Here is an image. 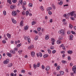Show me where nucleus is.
I'll list each match as a JSON object with an SVG mask.
<instances>
[{"mask_svg": "<svg viewBox=\"0 0 76 76\" xmlns=\"http://www.w3.org/2000/svg\"><path fill=\"white\" fill-rule=\"evenodd\" d=\"M48 57V55L46 54H45L43 56L44 58H47V57Z\"/></svg>", "mask_w": 76, "mask_h": 76, "instance_id": "obj_21", "label": "nucleus"}, {"mask_svg": "<svg viewBox=\"0 0 76 76\" xmlns=\"http://www.w3.org/2000/svg\"><path fill=\"white\" fill-rule=\"evenodd\" d=\"M76 66L75 65L74 66L72 69V70L73 72V73L74 74H76Z\"/></svg>", "mask_w": 76, "mask_h": 76, "instance_id": "obj_1", "label": "nucleus"}, {"mask_svg": "<svg viewBox=\"0 0 76 76\" xmlns=\"http://www.w3.org/2000/svg\"><path fill=\"white\" fill-rule=\"evenodd\" d=\"M28 28L29 26H26L24 27V29L25 30H27L28 29Z\"/></svg>", "mask_w": 76, "mask_h": 76, "instance_id": "obj_20", "label": "nucleus"}, {"mask_svg": "<svg viewBox=\"0 0 76 76\" xmlns=\"http://www.w3.org/2000/svg\"><path fill=\"white\" fill-rule=\"evenodd\" d=\"M52 10V7H49L47 9V10L48 11V12H49L50 10Z\"/></svg>", "mask_w": 76, "mask_h": 76, "instance_id": "obj_16", "label": "nucleus"}, {"mask_svg": "<svg viewBox=\"0 0 76 76\" xmlns=\"http://www.w3.org/2000/svg\"><path fill=\"white\" fill-rule=\"evenodd\" d=\"M34 33H35V34L38 33V32H37V31L36 30H34Z\"/></svg>", "mask_w": 76, "mask_h": 76, "instance_id": "obj_62", "label": "nucleus"}, {"mask_svg": "<svg viewBox=\"0 0 76 76\" xmlns=\"http://www.w3.org/2000/svg\"><path fill=\"white\" fill-rule=\"evenodd\" d=\"M10 76H14V73H11L10 74Z\"/></svg>", "mask_w": 76, "mask_h": 76, "instance_id": "obj_58", "label": "nucleus"}, {"mask_svg": "<svg viewBox=\"0 0 76 76\" xmlns=\"http://www.w3.org/2000/svg\"><path fill=\"white\" fill-rule=\"evenodd\" d=\"M12 15L14 16H15L16 15V12L15 11H13L12 12Z\"/></svg>", "mask_w": 76, "mask_h": 76, "instance_id": "obj_5", "label": "nucleus"}, {"mask_svg": "<svg viewBox=\"0 0 76 76\" xmlns=\"http://www.w3.org/2000/svg\"><path fill=\"white\" fill-rule=\"evenodd\" d=\"M12 1L14 3H16V1H17V0H13Z\"/></svg>", "mask_w": 76, "mask_h": 76, "instance_id": "obj_48", "label": "nucleus"}, {"mask_svg": "<svg viewBox=\"0 0 76 76\" xmlns=\"http://www.w3.org/2000/svg\"><path fill=\"white\" fill-rule=\"evenodd\" d=\"M37 56L38 57H39V56L41 57H42V53H41V52H39V55H38V53H37Z\"/></svg>", "mask_w": 76, "mask_h": 76, "instance_id": "obj_7", "label": "nucleus"}, {"mask_svg": "<svg viewBox=\"0 0 76 76\" xmlns=\"http://www.w3.org/2000/svg\"><path fill=\"white\" fill-rule=\"evenodd\" d=\"M15 7V5H11L10 6V9H14Z\"/></svg>", "mask_w": 76, "mask_h": 76, "instance_id": "obj_9", "label": "nucleus"}, {"mask_svg": "<svg viewBox=\"0 0 76 76\" xmlns=\"http://www.w3.org/2000/svg\"><path fill=\"white\" fill-rule=\"evenodd\" d=\"M45 39L46 40H47V39H49V37L47 35L45 37Z\"/></svg>", "mask_w": 76, "mask_h": 76, "instance_id": "obj_32", "label": "nucleus"}, {"mask_svg": "<svg viewBox=\"0 0 76 76\" xmlns=\"http://www.w3.org/2000/svg\"><path fill=\"white\" fill-rule=\"evenodd\" d=\"M58 33L59 34H61L62 35H64V31L63 30H61L60 31H59Z\"/></svg>", "mask_w": 76, "mask_h": 76, "instance_id": "obj_3", "label": "nucleus"}, {"mask_svg": "<svg viewBox=\"0 0 76 76\" xmlns=\"http://www.w3.org/2000/svg\"><path fill=\"white\" fill-rule=\"evenodd\" d=\"M68 60L69 61L71 60V58H70V56H68Z\"/></svg>", "mask_w": 76, "mask_h": 76, "instance_id": "obj_52", "label": "nucleus"}, {"mask_svg": "<svg viewBox=\"0 0 76 76\" xmlns=\"http://www.w3.org/2000/svg\"><path fill=\"white\" fill-rule=\"evenodd\" d=\"M56 50H54L52 51V53L53 54H54V53H56Z\"/></svg>", "mask_w": 76, "mask_h": 76, "instance_id": "obj_51", "label": "nucleus"}, {"mask_svg": "<svg viewBox=\"0 0 76 76\" xmlns=\"http://www.w3.org/2000/svg\"><path fill=\"white\" fill-rule=\"evenodd\" d=\"M48 50L49 54H51V49H48Z\"/></svg>", "mask_w": 76, "mask_h": 76, "instance_id": "obj_25", "label": "nucleus"}, {"mask_svg": "<svg viewBox=\"0 0 76 76\" xmlns=\"http://www.w3.org/2000/svg\"><path fill=\"white\" fill-rule=\"evenodd\" d=\"M52 44L53 45H54V41H55V39H51Z\"/></svg>", "mask_w": 76, "mask_h": 76, "instance_id": "obj_11", "label": "nucleus"}, {"mask_svg": "<svg viewBox=\"0 0 76 76\" xmlns=\"http://www.w3.org/2000/svg\"><path fill=\"white\" fill-rule=\"evenodd\" d=\"M34 39H35V40H38V36H36L35 38Z\"/></svg>", "mask_w": 76, "mask_h": 76, "instance_id": "obj_42", "label": "nucleus"}, {"mask_svg": "<svg viewBox=\"0 0 76 76\" xmlns=\"http://www.w3.org/2000/svg\"><path fill=\"white\" fill-rule=\"evenodd\" d=\"M70 66H73V63H71L69 65Z\"/></svg>", "mask_w": 76, "mask_h": 76, "instance_id": "obj_64", "label": "nucleus"}, {"mask_svg": "<svg viewBox=\"0 0 76 76\" xmlns=\"http://www.w3.org/2000/svg\"><path fill=\"white\" fill-rule=\"evenodd\" d=\"M36 23V22L35 21H33L32 23V25H35Z\"/></svg>", "mask_w": 76, "mask_h": 76, "instance_id": "obj_37", "label": "nucleus"}, {"mask_svg": "<svg viewBox=\"0 0 76 76\" xmlns=\"http://www.w3.org/2000/svg\"><path fill=\"white\" fill-rule=\"evenodd\" d=\"M21 45L22 44L21 43L17 45V47H19L20 46H21Z\"/></svg>", "mask_w": 76, "mask_h": 76, "instance_id": "obj_43", "label": "nucleus"}, {"mask_svg": "<svg viewBox=\"0 0 76 76\" xmlns=\"http://www.w3.org/2000/svg\"><path fill=\"white\" fill-rule=\"evenodd\" d=\"M7 35L9 38H11V35H10V34L8 33L7 34Z\"/></svg>", "mask_w": 76, "mask_h": 76, "instance_id": "obj_18", "label": "nucleus"}, {"mask_svg": "<svg viewBox=\"0 0 76 76\" xmlns=\"http://www.w3.org/2000/svg\"><path fill=\"white\" fill-rule=\"evenodd\" d=\"M14 51L15 52V51H18V48H15L14 49Z\"/></svg>", "mask_w": 76, "mask_h": 76, "instance_id": "obj_53", "label": "nucleus"}, {"mask_svg": "<svg viewBox=\"0 0 76 76\" xmlns=\"http://www.w3.org/2000/svg\"><path fill=\"white\" fill-rule=\"evenodd\" d=\"M74 11H72L71 12L69 13V14L71 16H73V15H74Z\"/></svg>", "mask_w": 76, "mask_h": 76, "instance_id": "obj_15", "label": "nucleus"}, {"mask_svg": "<svg viewBox=\"0 0 76 76\" xmlns=\"http://www.w3.org/2000/svg\"><path fill=\"white\" fill-rule=\"evenodd\" d=\"M62 4H63V2L62 1H61L59 3V5L61 6V5H62Z\"/></svg>", "mask_w": 76, "mask_h": 76, "instance_id": "obj_49", "label": "nucleus"}, {"mask_svg": "<svg viewBox=\"0 0 76 76\" xmlns=\"http://www.w3.org/2000/svg\"><path fill=\"white\" fill-rule=\"evenodd\" d=\"M69 27L71 28H73V26H72V25H69Z\"/></svg>", "mask_w": 76, "mask_h": 76, "instance_id": "obj_61", "label": "nucleus"}, {"mask_svg": "<svg viewBox=\"0 0 76 76\" xmlns=\"http://www.w3.org/2000/svg\"><path fill=\"white\" fill-rule=\"evenodd\" d=\"M48 14H49V15H51L52 14V12H51V11H49L48 12Z\"/></svg>", "mask_w": 76, "mask_h": 76, "instance_id": "obj_56", "label": "nucleus"}, {"mask_svg": "<svg viewBox=\"0 0 76 76\" xmlns=\"http://www.w3.org/2000/svg\"><path fill=\"white\" fill-rule=\"evenodd\" d=\"M41 29V27H39V28H37V30L38 31H40Z\"/></svg>", "mask_w": 76, "mask_h": 76, "instance_id": "obj_44", "label": "nucleus"}, {"mask_svg": "<svg viewBox=\"0 0 76 76\" xmlns=\"http://www.w3.org/2000/svg\"><path fill=\"white\" fill-rule=\"evenodd\" d=\"M23 20H22L20 23V26H22V24H23Z\"/></svg>", "mask_w": 76, "mask_h": 76, "instance_id": "obj_30", "label": "nucleus"}, {"mask_svg": "<svg viewBox=\"0 0 76 76\" xmlns=\"http://www.w3.org/2000/svg\"><path fill=\"white\" fill-rule=\"evenodd\" d=\"M36 66L37 67H39L40 66V63H38V64H37Z\"/></svg>", "mask_w": 76, "mask_h": 76, "instance_id": "obj_45", "label": "nucleus"}, {"mask_svg": "<svg viewBox=\"0 0 76 76\" xmlns=\"http://www.w3.org/2000/svg\"><path fill=\"white\" fill-rule=\"evenodd\" d=\"M12 21L13 22V23H16V21L14 19H13V18H12L11 19Z\"/></svg>", "mask_w": 76, "mask_h": 76, "instance_id": "obj_17", "label": "nucleus"}, {"mask_svg": "<svg viewBox=\"0 0 76 76\" xmlns=\"http://www.w3.org/2000/svg\"><path fill=\"white\" fill-rule=\"evenodd\" d=\"M50 66H47L45 67V70H46V71H48V70H50Z\"/></svg>", "mask_w": 76, "mask_h": 76, "instance_id": "obj_8", "label": "nucleus"}, {"mask_svg": "<svg viewBox=\"0 0 76 76\" xmlns=\"http://www.w3.org/2000/svg\"><path fill=\"white\" fill-rule=\"evenodd\" d=\"M54 65L55 67H57V63H56L54 64Z\"/></svg>", "mask_w": 76, "mask_h": 76, "instance_id": "obj_59", "label": "nucleus"}, {"mask_svg": "<svg viewBox=\"0 0 76 76\" xmlns=\"http://www.w3.org/2000/svg\"><path fill=\"white\" fill-rule=\"evenodd\" d=\"M7 54L8 57H12V54L10 53H7Z\"/></svg>", "mask_w": 76, "mask_h": 76, "instance_id": "obj_13", "label": "nucleus"}, {"mask_svg": "<svg viewBox=\"0 0 76 76\" xmlns=\"http://www.w3.org/2000/svg\"><path fill=\"white\" fill-rule=\"evenodd\" d=\"M23 51L22 50H19V51H18V53H19L20 54H21V53H22V52Z\"/></svg>", "mask_w": 76, "mask_h": 76, "instance_id": "obj_47", "label": "nucleus"}, {"mask_svg": "<svg viewBox=\"0 0 76 76\" xmlns=\"http://www.w3.org/2000/svg\"><path fill=\"white\" fill-rule=\"evenodd\" d=\"M13 66V64L10 63L8 64V67H11Z\"/></svg>", "mask_w": 76, "mask_h": 76, "instance_id": "obj_6", "label": "nucleus"}, {"mask_svg": "<svg viewBox=\"0 0 76 76\" xmlns=\"http://www.w3.org/2000/svg\"><path fill=\"white\" fill-rule=\"evenodd\" d=\"M31 55L32 57H35V52L34 51L31 52Z\"/></svg>", "mask_w": 76, "mask_h": 76, "instance_id": "obj_14", "label": "nucleus"}, {"mask_svg": "<svg viewBox=\"0 0 76 76\" xmlns=\"http://www.w3.org/2000/svg\"><path fill=\"white\" fill-rule=\"evenodd\" d=\"M21 73H25V70L22 69L21 70Z\"/></svg>", "mask_w": 76, "mask_h": 76, "instance_id": "obj_40", "label": "nucleus"}, {"mask_svg": "<svg viewBox=\"0 0 76 76\" xmlns=\"http://www.w3.org/2000/svg\"><path fill=\"white\" fill-rule=\"evenodd\" d=\"M3 63L4 64H9V59H7L3 61Z\"/></svg>", "mask_w": 76, "mask_h": 76, "instance_id": "obj_2", "label": "nucleus"}, {"mask_svg": "<svg viewBox=\"0 0 76 76\" xmlns=\"http://www.w3.org/2000/svg\"><path fill=\"white\" fill-rule=\"evenodd\" d=\"M22 14H23V15H25V11L22 12Z\"/></svg>", "mask_w": 76, "mask_h": 76, "instance_id": "obj_54", "label": "nucleus"}, {"mask_svg": "<svg viewBox=\"0 0 76 76\" xmlns=\"http://www.w3.org/2000/svg\"><path fill=\"white\" fill-rule=\"evenodd\" d=\"M60 66H57V67L56 68V69L58 70H59L60 69Z\"/></svg>", "mask_w": 76, "mask_h": 76, "instance_id": "obj_33", "label": "nucleus"}, {"mask_svg": "<svg viewBox=\"0 0 76 76\" xmlns=\"http://www.w3.org/2000/svg\"><path fill=\"white\" fill-rule=\"evenodd\" d=\"M34 47V45H31L30 46H28V50H31L32 48H33Z\"/></svg>", "mask_w": 76, "mask_h": 76, "instance_id": "obj_4", "label": "nucleus"}, {"mask_svg": "<svg viewBox=\"0 0 76 76\" xmlns=\"http://www.w3.org/2000/svg\"><path fill=\"white\" fill-rule=\"evenodd\" d=\"M32 4L31 3H30L29 4H28V6H29V7H32Z\"/></svg>", "mask_w": 76, "mask_h": 76, "instance_id": "obj_29", "label": "nucleus"}, {"mask_svg": "<svg viewBox=\"0 0 76 76\" xmlns=\"http://www.w3.org/2000/svg\"><path fill=\"white\" fill-rule=\"evenodd\" d=\"M61 62L63 64H65V63H66V61L64 60H62L61 61Z\"/></svg>", "mask_w": 76, "mask_h": 76, "instance_id": "obj_36", "label": "nucleus"}, {"mask_svg": "<svg viewBox=\"0 0 76 76\" xmlns=\"http://www.w3.org/2000/svg\"><path fill=\"white\" fill-rule=\"evenodd\" d=\"M51 50H54V46L51 47Z\"/></svg>", "mask_w": 76, "mask_h": 76, "instance_id": "obj_55", "label": "nucleus"}, {"mask_svg": "<svg viewBox=\"0 0 76 76\" xmlns=\"http://www.w3.org/2000/svg\"><path fill=\"white\" fill-rule=\"evenodd\" d=\"M58 39L59 40H61V39H63V38L61 36H60L58 37Z\"/></svg>", "mask_w": 76, "mask_h": 76, "instance_id": "obj_26", "label": "nucleus"}, {"mask_svg": "<svg viewBox=\"0 0 76 76\" xmlns=\"http://www.w3.org/2000/svg\"><path fill=\"white\" fill-rule=\"evenodd\" d=\"M33 67L34 69H37V66H36V65L35 64H34L33 65Z\"/></svg>", "mask_w": 76, "mask_h": 76, "instance_id": "obj_46", "label": "nucleus"}, {"mask_svg": "<svg viewBox=\"0 0 76 76\" xmlns=\"http://www.w3.org/2000/svg\"><path fill=\"white\" fill-rule=\"evenodd\" d=\"M3 13L4 16L6 15V12L5 11H4Z\"/></svg>", "mask_w": 76, "mask_h": 76, "instance_id": "obj_41", "label": "nucleus"}, {"mask_svg": "<svg viewBox=\"0 0 76 76\" xmlns=\"http://www.w3.org/2000/svg\"><path fill=\"white\" fill-rule=\"evenodd\" d=\"M73 36L72 35H70V37H69V40H71V41H72V40H73Z\"/></svg>", "mask_w": 76, "mask_h": 76, "instance_id": "obj_12", "label": "nucleus"}, {"mask_svg": "<svg viewBox=\"0 0 76 76\" xmlns=\"http://www.w3.org/2000/svg\"><path fill=\"white\" fill-rule=\"evenodd\" d=\"M50 23H52L53 22V19H51L50 20Z\"/></svg>", "mask_w": 76, "mask_h": 76, "instance_id": "obj_60", "label": "nucleus"}, {"mask_svg": "<svg viewBox=\"0 0 76 76\" xmlns=\"http://www.w3.org/2000/svg\"><path fill=\"white\" fill-rule=\"evenodd\" d=\"M42 69H45V67H44V65H42Z\"/></svg>", "mask_w": 76, "mask_h": 76, "instance_id": "obj_50", "label": "nucleus"}, {"mask_svg": "<svg viewBox=\"0 0 76 76\" xmlns=\"http://www.w3.org/2000/svg\"><path fill=\"white\" fill-rule=\"evenodd\" d=\"M71 33H72V34H76V33H75V32L74 31H71Z\"/></svg>", "mask_w": 76, "mask_h": 76, "instance_id": "obj_63", "label": "nucleus"}, {"mask_svg": "<svg viewBox=\"0 0 76 76\" xmlns=\"http://www.w3.org/2000/svg\"><path fill=\"white\" fill-rule=\"evenodd\" d=\"M29 11H27L26 12V16H28V15H29Z\"/></svg>", "mask_w": 76, "mask_h": 76, "instance_id": "obj_35", "label": "nucleus"}, {"mask_svg": "<svg viewBox=\"0 0 76 76\" xmlns=\"http://www.w3.org/2000/svg\"><path fill=\"white\" fill-rule=\"evenodd\" d=\"M65 54H63L62 55V57L63 58H64V57H65Z\"/></svg>", "mask_w": 76, "mask_h": 76, "instance_id": "obj_57", "label": "nucleus"}, {"mask_svg": "<svg viewBox=\"0 0 76 76\" xmlns=\"http://www.w3.org/2000/svg\"><path fill=\"white\" fill-rule=\"evenodd\" d=\"M19 1L20 3L21 4H23V1L22 0H19Z\"/></svg>", "mask_w": 76, "mask_h": 76, "instance_id": "obj_39", "label": "nucleus"}, {"mask_svg": "<svg viewBox=\"0 0 76 76\" xmlns=\"http://www.w3.org/2000/svg\"><path fill=\"white\" fill-rule=\"evenodd\" d=\"M28 44H30L31 43V39H30V37L28 38Z\"/></svg>", "mask_w": 76, "mask_h": 76, "instance_id": "obj_24", "label": "nucleus"}, {"mask_svg": "<svg viewBox=\"0 0 76 76\" xmlns=\"http://www.w3.org/2000/svg\"><path fill=\"white\" fill-rule=\"evenodd\" d=\"M67 53L69 54H72V53H73V51L71 50H69L67 51Z\"/></svg>", "mask_w": 76, "mask_h": 76, "instance_id": "obj_10", "label": "nucleus"}, {"mask_svg": "<svg viewBox=\"0 0 76 76\" xmlns=\"http://www.w3.org/2000/svg\"><path fill=\"white\" fill-rule=\"evenodd\" d=\"M70 13H68V14H67V15H66V18L67 19H69V17L70 16Z\"/></svg>", "mask_w": 76, "mask_h": 76, "instance_id": "obj_23", "label": "nucleus"}, {"mask_svg": "<svg viewBox=\"0 0 76 76\" xmlns=\"http://www.w3.org/2000/svg\"><path fill=\"white\" fill-rule=\"evenodd\" d=\"M12 0H7V2L9 3L10 4H12V2H11Z\"/></svg>", "mask_w": 76, "mask_h": 76, "instance_id": "obj_28", "label": "nucleus"}, {"mask_svg": "<svg viewBox=\"0 0 76 76\" xmlns=\"http://www.w3.org/2000/svg\"><path fill=\"white\" fill-rule=\"evenodd\" d=\"M39 9H41V10L42 11H43V10H44V8H43V7L42 6H40L39 7Z\"/></svg>", "mask_w": 76, "mask_h": 76, "instance_id": "obj_22", "label": "nucleus"}, {"mask_svg": "<svg viewBox=\"0 0 76 76\" xmlns=\"http://www.w3.org/2000/svg\"><path fill=\"white\" fill-rule=\"evenodd\" d=\"M57 43L58 44H61V41L60 40H58L57 41Z\"/></svg>", "mask_w": 76, "mask_h": 76, "instance_id": "obj_27", "label": "nucleus"}, {"mask_svg": "<svg viewBox=\"0 0 76 76\" xmlns=\"http://www.w3.org/2000/svg\"><path fill=\"white\" fill-rule=\"evenodd\" d=\"M29 36H26L25 37V39L26 40H27L28 38H29Z\"/></svg>", "mask_w": 76, "mask_h": 76, "instance_id": "obj_31", "label": "nucleus"}, {"mask_svg": "<svg viewBox=\"0 0 76 76\" xmlns=\"http://www.w3.org/2000/svg\"><path fill=\"white\" fill-rule=\"evenodd\" d=\"M52 7L54 9H56V6L54 5V4H52Z\"/></svg>", "mask_w": 76, "mask_h": 76, "instance_id": "obj_38", "label": "nucleus"}, {"mask_svg": "<svg viewBox=\"0 0 76 76\" xmlns=\"http://www.w3.org/2000/svg\"><path fill=\"white\" fill-rule=\"evenodd\" d=\"M10 53H12V54H15V51L14 50H10Z\"/></svg>", "mask_w": 76, "mask_h": 76, "instance_id": "obj_19", "label": "nucleus"}, {"mask_svg": "<svg viewBox=\"0 0 76 76\" xmlns=\"http://www.w3.org/2000/svg\"><path fill=\"white\" fill-rule=\"evenodd\" d=\"M60 73L61 75H63L64 74V72L63 71H60Z\"/></svg>", "mask_w": 76, "mask_h": 76, "instance_id": "obj_34", "label": "nucleus"}]
</instances>
